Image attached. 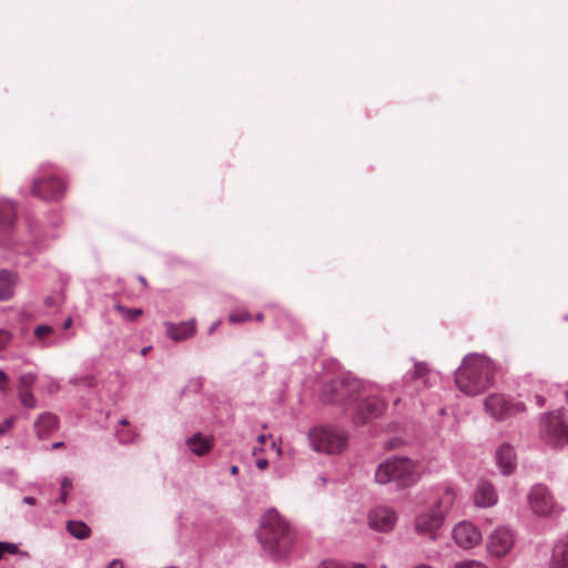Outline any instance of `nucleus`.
<instances>
[{"instance_id": "f257e3e1", "label": "nucleus", "mask_w": 568, "mask_h": 568, "mask_svg": "<svg viewBox=\"0 0 568 568\" xmlns=\"http://www.w3.org/2000/svg\"><path fill=\"white\" fill-rule=\"evenodd\" d=\"M257 538L264 551L273 559L280 560L290 555L294 531L275 509H271L261 519Z\"/></svg>"}, {"instance_id": "f03ea898", "label": "nucleus", "mask_w": 568, "mask_h": 568, "mask_svg": "<svg viewBox=\"0 0 568 568\" xmlns=\"http://www.w3.org/2000/svg\"><path fill=\"white\" fill-rule=\"evenodd\" d=\"M455 383L457 388L466 395L480 394L493 383L490 359L479 354L467 356L456 371Z\"/></svg>"}, {"instance_id": "7ed1b4c3", "label": "nucleus", "mask_w": 568, "mask_h": 568, "mask_svg": "<svg viewBox=\"0 0 568 568\" xmlns=\"http://www.w3.org/2000/svg\"><path fill=\"white\" fill-rule=\"evenodd\" d=\"M419 479V473L414 464H378L375 469L377 484H394L396 487H407Z\"/></svg>"}, {"instance_id": "20e7f679", "label": "nucleus", "mask_w": 568, "mask_h": 568, "mask_svg": "<svg viewBox=\"0 0 568 568\" xmlns=\"http://www.w3.org/2000/svg\"><path fill=\"white\" fill-rule=\"evenodd\" d=\"M308 438L314 450L326 454L341 453L347 443V436L333 426L316 427L310 432Z\"/></svg>"}, {"instance_id": "39448f33", "label": "nucleus", "mask_w": 568, "mask_h": 568, "mask_svg": "<svg viewBox=\"0 0 568 568\" xmlns=\"http://www.w3.org/2000/svg\"><path fill=\"white\" fill-rule=\"evenodd\" d=\"M363 383L355 377H339L334 379L324 388V397L328 402L343 403L347 399L355 398L361 394Z\"/></svg>"}, {"instance_id": "423d86ee", "label": "nucleus", "mask_w": 568, "mask_h": 568, "mask_svg": "<svg viewBox=\"0 0 568 568\" xmlns=\"http://www.w3.org/2000/svg\"><path fill=\"white\" fill-rule=\"evenodd\" d=\"M528 501L532 513L540 517L556 516L561 511L560 505L544 485H535L530 489Z\"/></svg>"}, {"instance_id": "0eeeda50", "label": "nucleus", "mask_w": 568, "mask_h": 568, "mask_svg": "<svg viewBox=\"0 0 568 568\" xmlns=\"http://www.w3.org/2000/svg\"><path fill=\"white\" fill-rule=\"evenodd\" d=\"M485 410L495 419L501 420L520 414L525 405L506 398L501 394H491L484 402Z\"/></svg>"}, {"instance_id": "6e6552de", "label": "nucleus", "mask_w": 568, "mask_h": 568, "mask_svg": "<svg viewBox=\"0 0 568 568\" xmlns=\"http://www.w3.org/2000/svg\"><path fill=\"white\" fill-rule=\"evenodd\" d=\"M540 430L542 436L556 446L568 443V426L561 419L559 413H548L541 419Z\"/></svg>"}, {"instance_id": "1a4fd4ad", "label": "nucleus", "mask_w": 568, "mask_h": 568, "mask_svg": "<svg viewBox=\"0 0 568 568\" xmlns=\"http://www.w3.org/2000/svg\"><path fill=\"white\" fill-rule=\"evenodd\" d=\"M515 545V535L506 526L496 527L487 538V551L495 558L506 556Z\"/></svg>"}, {"instance_id": "9d476101", "label": "nucleus", "mask_w": 568, "mask_h": 568, "mask_svg": "<svg viewBox=\"0 0 568 568\" xmlns=\"http://www.w3.org/2000/svg\"><path fill=\"white\" fill-rule=\"evenodd\" d=\"M398 520L396 510L389 506L379 505L372 508L367 514L368 527L378 532L392 531Z\"/></svg>"}, {"instance_id": "9b49d317", "label": "nucleus", "mask_w": 568, "mask_h": 568, "mask_svg": "<svg viewBox=\"0 0 568 568\" xmlns=\"http://www.w3.org/2000/svg\"><path fill=\"white\" fill-rule=\"evenodd\" d=\"M64 191V182L57 176L37 179L31 186L34 196L47 201L60 199Z\"/></svg>"}, {"instance_id": "f8f14e48", "label": "nucleus", "mask_w": 568, "mask_h": 568, "mask_svg": "<svg viewBox=\"0 0 568 568\" xmlns=\"http://www.w3.org/2000/svg\"><path fill=\"white\" fill-rule=\"evenodd\" d=\"M453 538L460 548L470 549L481 542L483 536L474 524L464 520L453 528Z\"/></svg>"}, {"instance_id": "ddd939ff", "label": "nucleus", "mask_w": 568, "mask_h": 568, "mask_svg": "<svg viewBox=\"0 0 568 568\" xmlns=\"http://www.w3.org/2000/svg\"><path fill=\"white\" fill-rule=\"evenodd\" d=\"M444 518L440 513L429 508L420 513L415 519V530L420 535H427L429 539L435 540L437 530L442 527Z\"/></svg>"}, {"instance_id": "4468645a", "label": "nucleus", "mask_w": 568, "mask_h": 568, "mask_svg": "<svg viewBox=\"0 0 568 568\" xmlns=\"http://www.w3.org/2000/svg\"><path fill=\"white\" fill-rule=\"evenodd\" d=\"M384 408L385 404L383 400L376 397H367L357 406L353 420L356 425H363L369 418L378 417L383 413Z\"/></svg>"}, {"instance_id": "2eb2a0df", "label": "nucleus", "mask_w": 568, "mask_h": 568, "mask_svg": "<svg viewBox=\"0 0 568 568\" xmlns=\"http://www.w3.org/2000/svg\"><path fill=\"white\" fill-rule=\"evenodd\" d=\"M473 498L475 506L480 508L493 507L497 504L498 500L496 490L487 481H481L478 484Z\"/></svg>"}, {"instance_id": "dca6fc26", "label": "nucleus", "mask_w": 568, "mask_h": 568, "mask_svg": "<svg viewBox=\"0 0 568 568\" xmlns=\"http://www.w3.org/2000/svg\"><path fill=\"white\" fill-rule=\"evenodd\" d=\"M455 500L456 493L453 488L446 487L439 493L437 499L432 506V509L436 513H440L442 517L445 519L446 515L452 510Z\"/></svg>"}, {"instance_id": "f3484780", "label": "nucleus", "mask_w": 568, "mask_h": 568, "mask_svg": "<svg viewBox=\"0 0 568 568\" xmlns=\"http://www.w3.org/2000/svg\"><path fill=\"white\" fill-rule=\"evenodd\" d=\"M17 282L18 277L14 272L0 271V300L7 301L13 296Z\"/></svg>"}, {"instance_id": "a211bd4d", "label": "nucleus", "mask_w": 568, "mask_h": 568, "mask_svg": "<svg viewBox=\"0 0 568 568\" xmlns=\"http://www.w3.org/2000/svg\"><path fill=\"white\" fill-rule=\"evenodd\" d=\"M58 428V418L51 413H44L34 422L37 435L42 438Z\"/></svg>"}, {"instance_id": "6ab92c4d", "label": "nucleus", "mask_w": 568, "mask_h": 568, "mask_svg": "<svg viewBox=\"0 0 568 568\" xmlns=\"http://www.w3.org/2000/svg\"><path fill=\"white\" fill-rule=\"evenodd\" d=\"M187 447L197 456H203L209 453L213 447V438L204 437L201 434L193 435L186 442Z\"/></svg>"}, {"instance_id": "aec40b11", "label": "nucleus", "mask_w": 568, "mask_h": 568, "mask_svg": "<svg viewBox=\"0 0 568 568\" xmlns=\"http://www.w3.org/2000/svg\"><path fill=\"white\" fill-rule=\"evenodd\" d=\"M568 567V540L558 541L552 550L550 568Z\"/></svg>"}, {"instance_id": "412c9836", "label": "nucleus", "mask_w": 568, "mask_h": 568, "mask_svg": "<svg viewBox=\"0 0 568 568\" xmlns=\"http://www.w3.org/2000/svg\"><path fill=\"white\" fill-rule=\"evenodd\" d=\"M195 333V326L193 322L181 323L179 325L170 324L168 327V334L174 341H183Z\"/></svg>"}, {"instance_id": "4be33fe9", "label": "nucleus", "mask_w": 568, "mask_h": 568, "mask_svg": "<svg viewBox=\"0 0 568 568\" xmlns=\"http://www.w3.org/2000/svg\"><path fill=\"white\" fill-rule=\"evenodd\" d=\"M17 210L12 202L2 200L0 201V225L8 227L11 226L16 220Z\"/></svg>"}, {"instance_id": "5701e85b", "label": "nucleus", "mask_w": 568, "mask_h": 568, "mask_svg": "<svg viewBox=\"0 0 568 568\" xmlns=\"http://www.w3.org/2000/svg\"><path fill=\"white\" fill-rule=\"evenodd\" d=\"M68 531L77 539H85L90 536V528L83 521L71 520L67 525Z\"/></svg>"}, {"instance_id": "b1692460", "label": "nucleus", "mask_w": 568, "mask_h": 568, "mask_svg": "<svg viewBox=\"0 0 568 568\" xmlns=\"http://www.w3.org/2000/svg\"><path fill=\"white\" fill-rule=\"evenodd\" d=\"M516 458L515 449L511 445L501 444L496 450V462H513Z\"/></svg>"}, {"instance_id": "393cba45", "label": "nucleus", "mask_w": 568, "mask_h": 568, "mask_svg": "<svg viewBox=\"0 0 568 568\" xmlns=\"http://www.w3.org/2000/svg\"><path fill=\"white\" fill-rule=\"evenodd\" d=\"M257 444H258V446L253 447V455H255V456H257V450H264V448L262 446L267 445V444H268V450L271 453H274L276 456H280V454H281V449L276 448L275 442L272 440L271 438L266 437L265 435L258 436Z\"/></svg>"}, {"instance_id": "a878e982", "label": "nucleus", "mask_w": 568, "mask_h": 568, "mask_svg": "<svg viewBox=\"0 0 568 568\" xmlns=\"http://www.w3.org/2000/svg\"><path fill=\"white\" fill-rule=\"evenodd\" d=\"M429 373L430 372H429L427 364L417 363L414 366L413 378L414 379H423L424 385L428 386V385H430L429 377H428Z\"/></svg>"}, {"instance_id": "bb28decb", "label": "nucleus", "mask_w": 568, "mask_h": 568, "mask_svg": "<svg viewBox=\"0 0 568 568\" xmlns=\"http://www.w3.org/2000/svg\"><path fill=\"white\" fill-rule=\"evenodd\" d=\"M114 307L119 312V314L128 321H135L143 314V311L141 308H128L121 304H115Z\"/></svg>"}, {"instance_id": "cd10ccee", "label": "nucleus", "mask_w": 568, "mask_h": 568, "mask_svg": "<svg viewBox=\"0 0 568 568\" xmlns=\"http://www.w3.org/2000/svg\"><path fill=\"white\" fill-rule=\"evenodd\" d=\"M19 398L21 404L28 408L36 407V399L30 389H19Z\"/></svg>"}, {"instance_id": "c85d7f7f", "label": "nucleus", "mask_w": 568, "mask_h": 568, "mask_svg": "<svg viewBox=\"0 0 568 568\" xmlns=\"http://www.w3.org/2000/svg\"><path fill=\"white\" fill-rule=\"evenodd\" d=\"M251 318V315L245 310H237L229 315V320L232 323H241Z\"/></svg>"}, {"instance_id": "c756f323", "label": "nucleus", "mask_w": 568, "mask_h": 568, "mask_svg": "<svg viewBox=\"0 0 568 568\" xmlns=\"http://www.w3.org/2000/svg\"><path fill=\"white\" fill-rule=\"evenodd\" d=\"M36 382L33 374H23L19 379V389H30Z\"/></svg>"}, {"instance_id": "7c9ffc66", "label": "nucleus", "mask_w": 568, "mask_h": 568, "mask_svg": "<svg viewBox=\"0 0 568 568\" xmlns=\"http://www.w3.org/2000/svg\"><path fill=\"white\" fill-rule=\"evenodd\" d=\"M52 333H53V329L49 325H39L34 329V335L39 339H43V338L48 337L49 335H51Z\"/></svg>"}, {"instance_id": "2f4dec72", "label": "nucleus", "mask_w": 568, "mask_h": 568, "mask_svg": "<svg viewBox=\"0 0 568 568\" xmlns=\"http://www.w3.org/2000/svg\"><path fill=\"white\" fill-rule=\"evenodd\" d=\"M454 568H487L483 562L476 560H463L454 565Z\"/></svg>"}, {"instance_id": "473e14b6", "label": "nucleus", "mask_w": 568, "mask_h": 568, "mask_svg": "<svg viewBox=\"0 0 568 568\" xmlns=\"http://www.w3.org/2000/svg\"><path fill=\"white\" fill-rule=\"evenodd\" d=\"M6 552L17 554L18 546L16 544L0 541V559L3 557Z\"/></svg>"}, {"instance_id": "72a5a7b5", "label": "nucleus", "mask_w": 568, "mask_h": 568, "mask_svg": "<svg viewBox=\"0 0 568 568\" xmlns=\"http://www.w3.org/2000/svg\"><path fill=\"white\" fill-rule=\"evenodd\" d=\"M318 568H348L346 564L338 562L334 559H325L320 562Z\"/></svg>"}, {"instance_id": "f704fd0d", "label": "nucleus", "mask_w": 568, "mask_h": 568, "mask_svg": "<svg viewBox=\"0 0 568 568\" xmlns=\"http://www.w3.org/2000/svg\"><path fill=\"white\" fill-rule=\"evenodd\" d=\"M499 473L503 476H509L515 470V464H497Z\"/></svg>"}, {"instance_id": "c9c22d12", "label": "nucleus", "mask_w": 568, "mask_h": 568, "mask_svg": "<svg viewBox=\"0 0 568 568\" xmlns=\"http://www.w3.org/2000/svg\"><path fill=\"white\" fill-rule=\"evenodd\" d=\"M11 341L10 332L0 329V349H3Z\"/></svg>"}, {"instance_id": "e433bc0d", "label": "nucleus", "mask_w": 568, "mask_h": 568, "mask_svg": "<svg viewBox=\"0 0 568 568\" xmlns=\"http://www.w3.org/2000/svg\"><path fill=\"white\" fill-rule=\"evenodd\" d=\"M13 423L14 417H10L6 419L2 424H0V435H4L6 433H8L12 428Z\"/></svg>"}, {"instance_id": "4c0bfd02", "label": "nucleus", "mask_w": 568, "mask_h": 568, "mask_svg": "<svg viewBox=\"0 0 568 568\" xmlns=\"http://www.w3.org/2000/svg\"><path fill=\"white\" fill-rule=\"evenodd\" d=\"M118 437H119V440L122 443H129V442L133 440V437L129 430L128 432L126 430L118 432Z\"/></svg>"}, {"instance_id": "58836bf2", "label": "nucleus", "mask_w": 568, "mask_h": 568, "mask_svg": "<svg viewBox=\"0 0 568 568\" xmlns=\"http://www.w3.org/2000/svg\"><path fill=\"white\" fill-rule=\"evenodd\" d=\"M8 384V376L7 374L0 369V389L4 390Z\"/></svg>"}, {"instance_id": "ea45409f", "label": "nucleus", "mask_w": 568, "mask_h": 568, "mask_svg": "<svg viewBox=\"0 0 568 568\" xmlns=\"http://www.w3.org/2000/svg\"><path fill=\"white\" fill-rule=\"evenodd\" d=\"M72 483L69 478H63L61 481V490L69 491L71 489Z\"/></svg>"}, {"instance_id": "a19ab883", "label": "nucleus", "mask_w": 568, "mask_h": 568, "mask_svg": "<svg viewBox=\"0 0 568 568\" xmlns=\"http://www.w3.org/2000/svg\"><path fill=\"white\" fill-rule=\"evenodd\" d=\"M93 382H94L93 377L87 376V377L81 378L79 382H75V384L82 383V384H85L88 386H93Z\"/></svg>"}, {"instance_id": "79ce46f5", "label": "nucleus", "mask_w": 568, "mask_h": 568, "mask_svg": "<svg viewBox=\"0 0 568 568\" xmlns=\"http://www.w3.org/2000/svg\"><path fill=\"white\" fill-rule=\"evenodd\" d=\"M106 568H123V564L120 560H112Z\"/></svg>"}, {"instance_id": "37998d69", "label": "nucleus", "mask_w": 568, "mask_h": 568, "mask_svg": "<svg viewBox=\"0 0 568 568\" xmlns=\"http://www.w3.org/2000/svg\"><path fill=\"white\" fill-rule=\"evenodd\" d=\"M385 462H400V463H404V462H410L407 457H394V458H390V459H386Z\"/></svg>"}, {"instance_id": "c03bdc74", "label": "nucleus", "mask_w": 568, "mask_h": 568, "mask_svg": "<svg viewBox=\"0 0 568 568\" xmlns=\"http://www.w3.org/2000/svg\"><path fill=\"white\" fill-rule=\"evenodd\" d=\"M348 566V568H367L364 564H357V562H353V564H346Z\"/></svg>"}, {"instance_id": "a18cd8bd", "label": "nucleus", "mask_w": 568, "mask_h": 568, "mask_svg": "<svg viewBox=\"0 0 568 568\" xmlns=\"http://www.w3.org/2000/svg\"><path fill=\"white\" fill-rule=\"evenodd\" d=\"M23 501L28 505H34L36 504V499L33 497H30V496H27L23 498Z\"/></svg>"}, {"instance_id": "49530a36", "label": "nucleus", "mask_w": 568, "mask_h": 568, "mask_svg": "<svg viewBox=\"0 0 568 568\" xmlns=\"http://www.w3.org/2000/svg\"><path fill=\"white\" fill-rule=\"evenodd\" d=\"M69 491H64V490H61V495H60V498L59 500L61 503H65V499H67V495H68Z\"/></svg>"}, {"instance_id": "de8ad7c7", "label": "nucleus", "mask_w": 568, "mask_h": 568, "mask_svg": "<svg viewBox=\"0 0 568 568\" xmlns=\"http://www.w3.org/2000/svg\"><path fill=\"white\" fill-rule=\"evenodd\" d=\"M71 325H72V318H71V317H69V318H67V321L64 322V324H63V328H64V329H68Z\"/></svg>"}, {"instance_id": "09e8293b", "label": "nucleus", "mask_w": 568, "mask_h": 568, "mask_svg": "<svg viewBox=\"0 0 568 568\" xmlns=\"http://www.w3.org/2000/svg\"><path fill=\"white\" fill-rule=\"evenodd\" d=\"M271 457L270 455H266L265 457H257L255 462L262 463L267 462V458Z\"/></svg>"}, {"instance_id": "8fccbe9b", "label": "nucleus", "mask_w": 568, "mask_h": 568, "mask_svg": "<svg viewBox=\"0 0 568 568\" xmlns=\"http://www.w3.org/2000/svg\"><path fill=\"white\" fill-rule=\"evenodd\" d=\"M255 320L257 322H262L264 320V315L262 313L256 314Z\"/></svg>"}, {"instance_id": "3c124183", "label": "nucleus", "mask_w": 568, "mask_h": 568, "mask_svg": "<svg viewBox=\"0 0 568 568\" xmlns=\"http://www.w3.org/2000/svg\"><path fill=\"white\" fill-rule=\"evenodd\" d=\"M237 470H239V468H237V466H236V465H233V466L231 467V473H232L233 475L237 474Z\"/></svg>"}, {"instance_id": "603ef678", "label": "nucleus", "mask_w": 568, "mask_h": 568, "mask_svg": "<svg viewBox=\"0 0 568 568\" xmlns=\"http://www.w3.org/2000/svg\"><path fill=\"white\" fill-rule=\"evenodd\" d=\"M150 348H151V347H144V348L141 351L142 355H143V356H145V355L149 353Z\"/></svg>"}, {"instance_id": "864d4df0", "label": "nucleus", "mask_w": 568, "mask_h": 568, "mask_svg": "<svg viewBox=\"0 0 568 568\" xmlns=\"http://www.w3.org/2000/svg\"><path fill=\"white\" fill-rule=\"evenodd\" d=\"M120 424L124 427L129 426V422L126 419L120 420Z\"/></svg>"}, {"instance_id": "5fc2aeb1", "label": "nucleus", "mask_w": 568, "mask_h": 568, "mask_svg": "<svg viewBox=\"0 0 568 568\" xmlns=\"http://www.w3.org/2000/svg\"><path fill=\"white\" fill-rule=\"evenodd\" d=\"M536 398H537V400H538V404H539L540 406H542V405H544V399H542L540 396H537Z\"/></svg>"}, {"instance_id": "6e6d98bb", "label": "nucleus", "mask_w": 568, "mask_h": 568, "mask_svg": "<svg viewBox=\"0 0 568 568\" xmlns=\"http://www.w3.org/2000/svg\"><path fill=\"white\" fill-rule=\"evenodd\" d=\"M257 466L261 470H264L266 468L267 464H257Z\"/></svg>"}, {"instance_id": "4d7b16f0", "label": "nucleus", "mask_w": 568, "mask_h": 568, "mask_svg": "<svg viewBox=\"0 0 568 568\" xmlns=\"http://www.w3.org/2000/svg\"><path fill=\"white\" fill-rule=\"evenodd\" d=\"M415 568H430V567L427 565H419V566H416Z\"/></svg>"}, {"instance_id": "13d9d810", "label": "nucleus", "mask_w": 568, "mask_h": 568, "mask_svg": "<svg viewBox=\"0 0 568 568\" xmlns=\"http://www.w3.org/2000/svg\"><path fill=\"white\" fill-rule=\"evenodd\" d=\"M62 445V443H55L53 444V447L57 448V447H60Z\"/></svg>"}, {"instance_id": "bf43d9fd", "label": "nucleus", "mask_w": 568, "mask_h": 568, "mask_svg": "<svg viewBox=\"0 0 568 568\" xmlns=\"http://www.w3.org/2000/svg\"><path fill=\"white\" fill-rule=\"evenodd\" d=\"M141 283H143L145 285V280L143 277L140 278Z\"/></svg>"}, {"instance_id": "052dcab7", "label": "nucleus", "mask_w": 568, "mask_h": 568, "mask_svg": "<svg viewBox=\"0 0 568 568\" xmlns=\"http://www.w3.org/2000/svg\"><path fill=\"white\" fill-rule=\"evenodd\" d=\"M381 568H387L386 565H383Z\"/></svg>"}]
</instances>
